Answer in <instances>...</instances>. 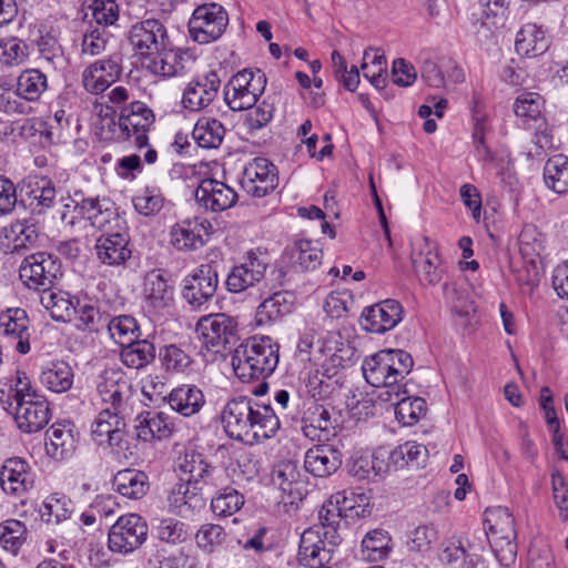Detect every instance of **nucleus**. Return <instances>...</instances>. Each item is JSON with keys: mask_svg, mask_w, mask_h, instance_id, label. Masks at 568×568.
Returning <instances> with one entry per match:
<instances>
[{"mask_svg": "<svg viewBox=\"0 0 568 568\" xmlns=\"http://www.w3.org/2000/svg\"><path fill=\"white\" fill-rule=\"evenodd\" d=\"M221 423L229 437L250 445L274 437L281 426L271 405L246 396L233 398L225 404Z\"/></svg>", "mask_w": 568, "mask_h": 568, "instance_id": "f257e3e1", "label": "nucleus"}, {"mask_svg": "<svg viewBox=\"0 0 568 568\" xmlns=\"http://www.w3.org/2000/svg\"><path fill=\"white\" fill-rule=\"evenodd\" d=\"M0 404L27 434L41 430L51 418L48 400L32 388L24 372L0 379Z\"/></svg>", "mask_w": 568, "mask_h": 568, "instance_id": "f03ea898", "label": "nucleus"}, {"mask_svg": "<svg viewBox=\"0 0 568 568\" xmlns=\"http://www.w3.org/2000/svg\"><path fill=\"white\" fill-rule=\"evenodd\" d=\"M277 364L278 345L270 336L250 338L240 344L232 355L233 371L243 383L264 381L275 371ZM267 387V383L262 382L253 394L264 395Z\"/></svg>", "mask_w": 568, "mask_h": 568, "instance_id": "7ed1b4c3", "label": "nucleus"}, {"mask_svg": "<svg viewBox=\"0 0 568 568\" xmlns=\"http://www.w3.org/2000/svg\"><path fill=\"white\" fill-rule=\"evenodd\" d=\"M266 82V75L262 70L243 69L225 84L224 101L232 111L247 110L255 105L264 93Z\"/></svg>", "mask_w": 568, "mask_h": 568, "instance_id": "20e7f679", "label": "nucleus"}, {"mask_svg": "<svg viewBox=\"0 0 568 568\" xmlns=\"http://www.w3.org/2000/svg\"><path fill=\"white\" fill-rule=\"evenodd\" d=\"M339 544L337 527L314 526L301 536L298 561L301 565L328 564L335 546Z\"/></svg>", "mask_w": 568, "mask_h": 568, "instance_id": "39448f33", "label": "nucleus"}, {"mask_svg": "<svg viewBox=\"0 0 568 568\" xmlns=\"http://www.w3.org/2000/svg\"><path fill=\"white\" fill-rule=\"evenodd\" d=\"M148 530L146 520L139 514L122 515L109 529V549L115 554H131L145 542Z\"/></svg>", "mask_w": 568, "mask_h": 568, "instance_id": "423d86ee", "label": "nucleus"}, {"mask_svg": "<svg viewBox=\"0 0 568 568\" xmlns=\"http://www.w3.org/2000/svg\"><path fill=\"white\" fill-rule=\"evenodd\" d=\"M229 26V13L219 3L199 6L189 21L191 38L200 44L220 39Z\"/></svg>", "mask_w": 568, "mask_h": 568, "instance_id": "0eeeda50", "label": "nucleus"}, {"mask_svg": "<svg viewBox=\"0 0 568 568\" xmlns=\"http://www.w3.org/2000/svg\"><path fill=\"white\" fill-rule=\"evenodd\" d=\"M154 123L153 111L141 101L123 108L119 118L118 139L131 141L138 149L149 145L148 132Z\"/></svg>", "mask_w": 568, "mask_h": 568, "instance_id": "6e6552de", "label": "nucleus"}, {"mask_svg": "<svg viewBox=\"0 0 568 568\" xmlns=\"http://www.w3.org/2000/svg\"><path fill=\"white\" fill-rule=\"evenodd\" d=\"M60 274L61 264L59 260L47 252H38L27 256L19 270L21 281L29 288L41 291V293L51 288Z\"/></svg>", "mask_w": 568, "mask_h": 568, "instance_id": "1a4fd4ad", "label": "nucleus"}, {"mask_svg": "<svg viewBox=\"0 0 568 568\" xmlns=\"http://www.w3.org/2000/svg\"><path fill=\"white\" fill-rule=\"evenodd\" d=\"M236 322L223 314H211L199 320L195 331L207 349L221 353L236 339Z\"/></svg>", "mask_w": 568, "mask_h": 568, "instance_id": "9d476101", "label": "nucleus"}, {"mask_svg": "<svg viewBox=\"0 0 568 568\" xmlns=\"http://www.w3.org/2000/svg\"><path fill=\"white\" fill-rule=\"evenodd\" d=\"M313 339L314 335L312 333H305L301 336L297 343V352L302 361L313 362L323 376L328 378L335 376L344 362L343 356L338 354L337 342L332 339L318 341L316 351L311 352Z\"/></svg>", "mask_w": 568, "mask_h": 568, "instance_id": "9b49d317", "label": "nucleus"}, {"mask_svg": "<svg viewBox=\"0 0 568 568\" xmlns=\"http://www.w3.org/2000/svg\"><path fill=\"white\" fill-rule=\"evenodd\" d=\"M410 260L422 286H434L443 280L445 266L436 244L428 237L425 236L418 247L413 248Z\"/></svg>", "mask_w": 568, "mask_h": 568, "instance_id": "f8f14e48", "label": "nucleus"}, {"mask_svg": "<svg viewBox=\"0 0 568 568\" xmlns=\"http://www.w3.org/2000/svg\"><path fill=\"white\" fill-rule=\"evenodd\" d=\"M74 210L90 224L102 233L114 232L116 229L125 227L121 220L114 203L109 199L88 197L80 202L72 200Z\"/></svg>", "mask_w": 568, "mask_h": 568, "instance_id": "ddd939ff", "label": "nucleus"}, {"mask_svg": "<svg viewBox=\"0 0 568 568\" xmlns=\"http://www.w3.org/2000/svg\"><path fill=\"white\" fill-rule=\"evenodd\" d=\"M133 50L148 61L152 55L170 44L165 27L156 19H148L134 24L129 33Z\"/></svg>", "mask_w": 568, "mask_h": 568, "instance_id": "4468645a", "label": "nucleus"}, {"mask_svg": "<svg viewBox=\"0 0 568 568\" xmlns=\"http://www.w3.org/2000/svg\"><path fill=\"white\" fill-rule=\"evenodd\" d=\"M266 262L254 254H250L246 260L232 267L226 277V287L231 293H242L257 287L263 291L267 287L266 283Z\"/></svg>", "mask_w": 568, "mask_h": 568, "instance_id": "2eb2a0df", "label": "nucleus"}, {"mask_svg": "<svg viewBox=\"0 0 568 568\" xmlns=\"http://www.w3.org/2000/svg\"><path fill=\"white\" fill-rule=\"evenodd\" d=\"M217 271L211 264H201L184 278L183 298L193 307L210 301L217 288Z\"/></svg>", "mask_w": 568, "mask_h": 568, "instance_id": "dca6fc26", "label": "nucleus"}, {"mask_svg": "<svg viewBox=\"0 0 568 568\" xmlns=\"http://www.w3.org/2000/svg\"><path fill=\"white\" fill-rule=\"evenodd\" d=\"M388 355L385 351L366 357L362 365L363 375L368 384L374 387H383L379 398L385 402H393L394 397H399L405 393L402 385H394L388 366Z\"/></svg>", "mask_w": 568, "mask_h": 568, "instance_id": "f3484780", "label": "nucleus"}, {"mask_svg": "<svg viewBox=\"0 0 568 568\" xmlns=\"http://www.w3.org/2000/svg\"><path fill=\"white\" fill-rule=\"evenodd\" d=\"M94 251L100 263L106 266H122L132 255L126 227L102 233L95 241Z\"/></svg>", "mask_w": 568, "mask_h": 568, "instance_id": "a211bd4d", "label": "nucleus"}, {"mask_svg": "<svg viewBox=\"0 0 568 568\" xmlns=\"http://www.w3.org/2000/svg\"><path fill=\"white\" fill-rule=\"evenodd\" d=\"M122 72L121 59L119 55H110L108 59H101L82 72V85L91 94L104 92L112 83L119 80Z\"/></svg>", "mask_w": 568, "mask_h": 568, "instance_id": "6ab92c4d", "label": "nucleus"}, {"mask_svg": "<svg viewBox=\"0 0 568 568\" xmlns=\"http://www.w3.org/2000/svg\"><path fill=\"white\" fill-rule=\"evenodd\" d=\"M403 318V307L396 300H385L363 311L362 327L371 333L383 334L393 329Z\"/></svg>", "mask_w": 568, "mask_h": 568, "instance_id": "aec40b11", "label": "nucleus"}, {"mask_svg": "<svg viewBox=\"0 0 568 568\" xmlns=\"http://www.w3.org/2000/svg\"><path fill=\"white\" fill-rule=\"evenodd\" d=\"M242 185L252 196L267 195L277 185L275 166L264 158L252 160L244 169Z\"/></svg>", "mask_w": 568, "mask_h": 568, "instance_id": "412c9836", "label": "nucleus"}, {"mask_svg": "<svg viewBox=\"0 0 568 568\" xmlns=\"http://www.w3.org/2000/svg\"><path fill=\"white\" fill-rule=\"evenodd\" d=\"M196 203L206 211L222 212L237 201V193L224 182L205 179L194 192Z\"/></svg>", "mask_w": 568, "mask_h": 568, "instance_id": "4be33fe9", "label": "nucleus"}, {"mask_svg": "<svg viewBox=\"0 0 568 568\" xmlns=\"http://www.w3.org/2000/svg\"><path fill=\"white\" fill-rule=\"evenodd\" d=\"M221 79L215 71H209L191 81L184 89L182 103L190 111H200L217 97Z\"/></svg>", "mask_w": 568, "mask_h": 568, "instance_id": "5701e85b", "label": "nucleus"}, {"mask_svg": "<svg viewBox=\"0 0 568 568\" xmlns=\"http://www.w3.org/2000/svg\"><path fill=\"white\" fill-rule=\"evenodd\" d=\"M34 485L29 464L20 458L7 459L0 469V486L7 495L22 496Z\"/></svg>", "mask_w": 568, "mask_h": 568, "instance_id": "b1692460", "label": "nucleus"}, {"mask_svg": "<svg viewBox=\"0 0 568 568\" xmlns=\"http://www.w3.org/2000/svg\"><path fill=\"white\" fill-rule=\"evenodd\" d=\"M97 390L102 403L110 404V408L119 410L130 393V384L120 368L111 367L100 374Z\"/></svg>", "mask_w": 568, "mask_h": 568, "instance_id": "393cba45", "label": "nucleus"}, {"mask_svg": "<svg viewBox=\"0 0 568 568\" xmlns=\"http://www.w3.org/2000/svg\"><path fill=\"white\" fill-rule=\"evenodd\" d=\"M124 412L110 407L103 408L92 424V437L99 444L109 443L111 446H120L123 440L125 422Z\"/></svg>", "mask_w": 568, "mask_h": 568, "instance_id": "a878e982", "label": "nucleus"}, {"mask_svg": "<svg viewBox=\"0 0 568 568\" xmlns=\"http://www.w3.org/2000/svg\"><path fill=\"white\" fill-rule=\"evenodd\" d=\"M0 329L6 337L17 341L16 349L20 354L30 352L29 317L23 308L13 307L1 312Z\"/></svg>", "mask_w": 568, "mask_h": 568, "instance_id": "bb28decb", "label": "nucleus"}, {"mask_svg": "<svg viewBox=\"0 0 568 568\" xmlns=\"http://www.w3.org/2000/svg\"><path fill=\"white\" fill-rule=\"evenodd\" d=\"M181 471L185 475L182 480H189L194 489H212L216 484V469L212 467L204 456L196 452L185 453L180 464Z\"/></svg>", "mask_w": 568, "mask_h": 568, "instance_id": "cd10ccee", "label": "nucleus"}, {"mask_svg": "<svg viewBox=\"0 0 568 568\" xmlns=\"http://www.w3.org/2000/svg\"><path fill=\"white\" fill-rule=\"evenodd\" d=\"M342 465V453L332 445H316L305 454L304 467L316 477H327Z\"/></svg>", "mask_w": 568, "mask_h": 568, "instance_id": "c85d7f7f", "label": "nucleus"}, {"mask_svg": "<svg viewBox=\"0 0 568 568\" xmlns=\"http://www.w3.org/2000/svg\"><path fill=\"white\" fill-rule=\"evenodd\" d=\"M143 294L148 305L154 310H163L173 302V286L161 270H153L145 275Z\"/></svg>", "mask_w": 568, "mask_h": 568, "instance_id": "c756f323", "label": "nucleus"}, {"mask_svg": "<svg viewBox=\"0 0 568 568\" xmlns=\"http://www.w3.org/2000/svg\"><path fill=\"white\" fill-rule=\"evenodd\" d=\"M135 422L138 437L143 442L168 438L173 430V423L162 412H143L138 415Z\"/></svg>", "mask_w": 568, "mask_h": 568, "instance_id": "7c9ffc66", "label": "nucleus"}, {"mask_svg": "<svg viewBox=\"0 0 568 568\" xmlns=\"http://www.w3.org/2000/svg\"><path fill=\"white\" fill-rule=\"evenodd\" d=\"M549 48L546 31L535 23H527L517 32L515 40L516 52L528 58L544 54Z\"/></svg>", "mask_w": 568, "mask_h": 568, "instance_id": "2f4dec72", "label": "nucleus"}, {"mask_svg": "<svg viewBox=\"0 0 568 568\" xmlns=\"http://www.w3.org/2000/svg\"><path fill=\"white\" fill-rule=\"evenodd\" d=\"M168 403L173 410L189 417L201 410L205 397L197 386L184 384L169 393Z\"/></svg>", "mask_w": 568, "mask_h": 568, "instance_id": "473e14b6", "label": "nucleus"}, {"mask_svg": "<svg viewBox=\"0 0 568 568\" xmlns=\"http://www.w3.org/2000/svg\"><path fill=\"white\" fill-rule=\"evenodd\" d=\"M73 369L64 361L48 362L39 375L42 386L57 394L68 392L73 385Z\"/></svg>", "mask_w": 568, "mask_h": 568, "instance_id": "72a5a7b5", "label": "nucleus"}, {"mask_svg": "<svg viewBox=\"0 0 568 568\" xmlns=\"http://www.w3.org/2000/svg\"><path fill=\"white\" fill-rule=\"evenodd\" d=\"M481 7V20L476 27V37L479 41L493 37L494 30L504 26L507 7L505 0H478Z\"/></svg>", "mask_w": 568, "mask_h": 568, "instance_id": "f704fd0d", "label": "nucleus"}, {"mask_svg": "<svg viewBox=\"0 0 568 568\" xmlns=\"http://www.w3.org/2000/svg\"><path fill=\"white\" fill-rule=\"evenodd\" d=\"M21 193L24 194L30 206L49 209L53 205L57 191L52 181L43 175H30L21 185Z\"/></svg>", "mask_w": 568, "mask_h": 568, "instance_id": "c9c22d12", "label": "nucleus"}, {"mask_svg": "<svg viewBox=\"0 0 568 568\" xmlns=\"http://www.w3.org/2000/svg\"><path fill=\"white\" fill-rule=\"evenodd\" d=\"M204 223L185 220L171 227L170 242L178 251H195L204 245Z\"/></svg>", "mask_w": 568, "mask_h": 568, "instance_id": "e433bc0d", "label": "nucleus"}, {"mask_svg": "<svg viewBox=\"0 0 568 568\" xmlns=\"http://www.w3.org/2000/svg\"><path fill=\"white\" fill-rule=\"evenodd\" d=\"M112 486L115 491L130 499H140L150 487L148 475L132 468L118 471L113 477Z\"/></svg>", "mask_w": 568, "mask_h": 568, "instance_id": "4c0bfd02", "label": "nucleus"}, {"mask_svg": "<svg viewBox=\"0 0 568 568\" xmlns=\"http://www.w3.org/2000/svg\"><path fill=\"white\" fill-rule=\"evenodd\" d=\"M184 61L179 50L171 49L166 44L159 53L152 55L148 61H143V64L153 74L171 78L185 72Z\"/></svg>", "mask_w": 568, "mask_h": 568, "instance_id": "58836bf2", "label": "nucleus"}, {"mask_svg": "<svg viewBox=\"0 0 568 568\" xmlns=\"http://www.w3.org/2000/svg\"><path fill=\"white\" fill-rule=\"evenodd\" d=\"M293 308V295L288 292H274L256 310V323L266 325L282 318Z\"/></svg>", "mask_w": 568, "mask_h": 568, "instance_id": "ea45409f", "label": "nucleus"}, {"mask_svg": "<svg viewBox=\"0 0 568 568\" xmlns=\"http://www.w3.org/2000/svg\"><path fill=\"white\" fill-rule=\"evenodd\" d=\"M75 449L72 429L62 424H53L45 433V450L54 459H64Z\"/></svg>", "mask_w": 568, "mask_h": 568, "instance_id": "a19ab883", "label": "nucleus"}, {"mask_svg": "<svg viewBox=\"0 0 568 568\" xmlns=\"http://www.w3.org/2000/svg\"><path fill=\"white\" fill-rule=\"evenodd\" d=\"M300 476L298 468L293 462L280 463L273 470L272 481L283 494L287 495L290 504L302 499V481Z\"/></svg>", "mask_w": 568, "mask_h": 568, "instance_id": "79ce46f5", "label": "nucleus"}, {"mask_svg": "<svg viewBox=\"0 0 568 568\" xmlns=\"http://www.w3.org/2000/svg\"><path fill=\"white\" fill-rule=\"evenodd\" d=\"M40 303L57 322H71L78 313L74 302L67 292L48 288L40 294Z\"/></svg>", "mask_w": 568, "mask_h": 568, "instance_id": "37998d69", "label": "nucleus"}, {"mask_svg": "<svg viewBox=\"0 0 568 568\" xmlns=\"http://www.w3.org/2000/svg\"><path fill=\"white\" fill-rule=\"evenodd\" d=\"M544 182L546 186L557 194L568 191V156L555 154L544 165Z\"/></svg>", "mask_w": 568, "mask_h": 568, "instance_id": "c03bdc74", "label": "nucleus"}, {"mask_svg": "<svg viewBox=\"0 0 568 568\" xmlns=\"http://www.w3.org/2000/svg\"><path fill=\"white\" fill-rule=\"evenodd\" d=\"M286 253L292 265L298 271H312L322 263V250L307 240L296 241Z\"/></svg>", "mask_w": 568, "mask_h": 568, "instance_id": "a18cd8bd", "label": "nucleus"}, {"mask_svg": "<svg viewBox=\"0 0 568 568\" xmlns=\"http://www.w3.org/2000/svg\"><path fill=\"white\" fill-rule=\"evenodd\" d=\"M305 412L302 427L304 435L311 439L321 440L323 435H327L329 428L333 427L329 409L323 405L313 403Z\"/></svg>", "mask_w": 568, "mask_h": 568, "instance_id": "49530a36", "label": "nucleus"}, {"mask_svg": "<svg viewBox=\"0 0 568 568\" xmlns=\"http://www.w3.org/2000/svg\"><path fill=\"white\" fill-rule=\"evenodd\" d=\"M544 99L540 94L534 92H524L517 97L514 103V112L521 119L524 125L535 122L536 129H541Z\"/></svg>", "mask_w": 568, "mask_h": 568, "instance_id": "de8ad7c7", "label": "nucleus"}, {"mask_svg": "<svg viewBox=\"0 0 568 568\" xmlns=\"http://www.w3.org/2000/svg\"><path fill=\"white\" fill-rule=\"evenodd\" d=\"M120 355L126 367L140 369L154 361L155 347L146 339L136 338L122 346Z\"/></svg>", "mask_w": 568, "mask_h": 568, "instance_id": "09e8293b", "label": "nucleus"}, {"mask_svg": "<svg viewBox=\"0 0 568 568\" xmlns=\"http://www.w3.org/2000/svg\"><path fill=\"white\" fill-rule=\"evenodd\" d=\"M225 128L216 119H200L192 131V138L203 149L219 148L224 139Z\"/></svg>", "mask_w": 568, "mask_h": 568, "instance_id": "8fccbe9b", "label": "nucleus"}, {"mask_svg": "<svg viewBox=\"0 0 568 568\" xmlns=\"http://www.w3.org/2000/svg\"><path fill=\"white\" fill-rule=\"evenodd\" d=\"M48 88L47 75L38 69H27L17 80L16 92L27 101H37Z\"/></svg>", "mask_w": 568, "mask_h": 568, "instance_id": "3c124183", "label": "nucleus"}, {"mask_svg": "<svg viewBox=\"0 0 568 568\" xmlns=\"http://www.w3.org/2000/svg\"><path fill=\"white\" fill-rule=\"evenodd\" d=\"M39 511L42 521L59 524L70 518L73 503L65 495L55 493L45 498Z\"/></svg>", "mask_w": 568, "mask_h": 568, "instance_id": "603ef678", "label": "nucleus"}, {"mask_svg": "<svg viewBox=\"0 0 568 568\" xmlns=\"http://www.w3.org/2000/svg\"><path fill=\"white\" fill-rule=\"evenodd\" d=\"M390 541V536L386 530L381 528L371 530L362 540V552L371 560H382L389 554Z\"/></svg>", "mask_w": 568, "mask_h": 568, "instance_id": "864d4df0", "label": "nucleus"}, {"mask_svg": "<svg viewBox=\"0 0 568 568\" xmlns=\"http://www.w3.org/2000/svg\"><path fill=\"white\" fill-rule=\"evenodd\" d=\"M395 415L403 425H413L426 414V402L420 397H395Z\"/></svg>", "mask_w": 568, "mask_h": 568, "instance_id": "5fc2aeb1", "label": "nucleus"}, {"mask_svg": "<svg viewBox=\"0 0 568 568\" xmlns=\"http://www.w3.org/2000/svg\"><path fill=\"white\" fill-rule=\"evenodd\" d=\"M27 539L26 525L17 519L0 523V546L16 555Z\"/></svg>", "mask_w": 568, "mask_h": 568, "instance_id": "6e6d98bb", "label": "nucleus"}, {"mask_svg": "<svg viewBox=\"0 0 568 568\" xmlns=\"http://www.w3.org/2000/svg\"><path fill=\"white\" fill-rule=\"evenodd\" d=\"M108 331L113 341L121 347L139 338V326L134 317L120 315L113 317L108 324Z\"/></svg>", "mask_w": 568, "mask_h": 568, "instance_id": "4d7b16f0", "label": "nucleus"}, {"mask_svg": "<svg viewBox=\"0 0 568 568\" xmlns=\"http://www.w3.org/2000/svg\"><path fill=\"white\" fill-rule=\"evenodd\" d=\"M519 252L529 263H534L545 250L544 236L534 225H526L518 236Z\"/></svg>", "mask_w": 568, "mask_h": 568, "instance_id": "13d9d810", "label": "nucleus"}, {"mask_svg": "<svg viewBox=\"0 0 568 568\" xmlns=\"http://www.w3.org/2000/svg\"><path fill=\"white\" fill-rule=\"evenodd\" d=\"M248 109L250 111L245 114L243 125L251 134L265 128L272 121L275 111L274 103L270 101V98Z\"/></svg>", "mask_w": 568, "mask_h": 568, "instance_id": "bf43d9fd", "label": "nucleus"}, {"mask_svg": "<svg viewBox=\"0 0 568 568\" xmlns=\"http://www.w3.org/2000/svg\"><path fill=\"white\" fill-rule=\"evenodd\" d=\"M244 505V497L236 489L226 487L211 500L212 511L227 517L239 511Z\"/></svg>", "mask_w": 568, "mask_h": 568, "instance_id": "052dcab7", "label": "nucleus"}, {"mask_svg": "<svg viewBox=\"0 0 568 568\" xmlns=\"http://www.w3.org/2000/svg\"><path fill=\"white\" fill-rule=\"evenodd\" d=\"M10 237L12 241V251L18 252L36 244L39 232L34 223L22 220L11 224Z\"/></svg>", "mask_w": 568, "mask_h": 568, "instance_id": "680f3d73", "label": "nucleus"}, {"mask_svg": "<svg viewBox=\"0 0 568 568\" xmlns=\"http://www.w3.org/2000/svg\"><path fill=\"white\" fill-rule=\"evenodd\" d=\"M29 55V47L17 38L0 41V60L8 67L22 64Z\"/></svg>", "mask_w": 568, "mask_h": 568, "instance_id": "e2e57ef3", "label": "nucleus"}, {"mask_svg": "<svg viewBox=\"0 0 568 568\" xmlns=\"http://www.w3.org/2000/svg\"><path fill=\"white\" fill-rule=\"evenodd\" d=\"M388 355V366L394 385H402L400 382L410 373L414 361L409 353L403 349H384Z\"/></svg>", "mask_w": 568, "mask_h": 568, "instance_id": "0e129e2a", "label": "nucleus"}, {"mask_svg": "<svg viewBox=\"0 0 568 568\" xmlns=\"http://www.w3.org/2000/svg\"><path fill=\"white\" fill-rule=\"evenodd\" d=\"M226 538V532L220 525L204 524L195 535L197 546L206 552H213Z\"/></svg>", "mask_w": 568, "mask_h": 568, "instance_id": "69168bd1", "label": "nucleus"}, {"mask_svg": "<svg viewBox=\"0 0 568 568\" xmlns=\"http://www.w3.org/2000/svg\"><path fill=\"white\" fill-rule=\"evenodd\" d=\"M164 199L156 189L146 187L141 194L133 197V205L139 214L151 216L161 211Z\"/></svg>", "mask_w": 568, "mask_h": 568, "instance_id": "338daca9", "label": "nucleus"}, {"mask_svg": "<svg viewBox=\"0 0 568 568\" xmlns=\"http://www.w3.org/2000/svg\"><path fill=\"white\" fill-rule=\"evenodd\" d=\"M160 356L165 367L175 372L186 371L193 362L184 349L174 344L165 346L161 351Z\"/></svg>", "mask_w": 568, "mask_h": 568, "instance_id": "774afa93", "label": "nucleus"}]
</instances>
